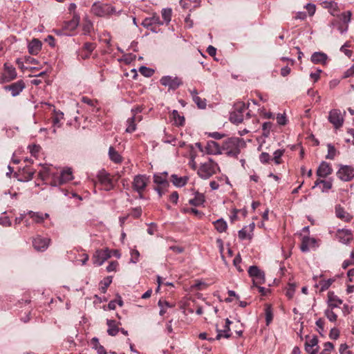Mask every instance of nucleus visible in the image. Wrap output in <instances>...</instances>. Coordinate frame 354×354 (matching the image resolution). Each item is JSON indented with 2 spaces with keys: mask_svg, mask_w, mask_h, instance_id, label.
<instances>
[{
  "mask_svg": "<svg viewBox=\"0 0 354 354\" xmlns=\"http://www.w3.org/2000/svg\"><path fill=\"white\" fill-rule=\"evenodd\" d=\"M162 17L166 24H169L171 19L172 10L171 8H163L162 10Z\"/></svg>",
  "mask_w": 354,
  "mask_h": 354,
  "instance_id": "obj_46",
  "label": "nucleus"
},
{
  "mask_svg": "<svg viewBox=\"0 0 354 354\" xmlns=\"http://www.w3.org/2000/svg\"><path fill=\"white\" fill-rule=\"evenodd\" d=\"M328 154L326 155L327 159L333 160L336 154V149L335 148L330 144L328 145Z\"/></svg>",
  "mask_w": 354,
  "mask_h": 354,
  "instance_id": "obj_52",
  "label": "nucleus"
},
{
  "mask_svg": "<svg viewBox=\"0 0 354 354\" xmlns=\"http://www.w3.org/2000/svg\"><path fill=\"white\" fill-rule=\"evenodd\" d=\"M80 16L74 14L71 20L65 21L63 25V28L66 30L73 31L75 30L80 24Z\"/></svg>",
  "mask_w": 354,
  "mask_h": 354,
  "instance_id": "obj_27",
  "label": "nucleus"
},
{
  "mask_svg": "<svg viewBox=\"0 0 354 354\" xmlns=\"http://www.w3.org/2000/svg\"><path fill=\"white\" fill-rule=\"evenodd\" d=\"M95 48V44L86 42L81 48L76 51L77 59L79 61L88 59Z\"/></svg>",
  "mask_w": 354,
  "mask_h": 354,
  "instance_id": "obj_10",
  "label": "nucleus"
},
{
  "mask_svg": "<svg viewBox=\"0 0 354 354\" xmlns=\"http://www.w3.org/2000/svg\"><path fill=\"white\" fill-rule=\"evenodd\" d=\"M35 174V170L30 169L28 167H24L22 170L21 178L19 180L23 182H28L33 178Z\"/></svg>",
  "mask_w": 354,
  "mask_h": 354,
  "instance_id": "obj_38",
  "label": "nucleus"
},
{
  "mask_svg": "<svg viewBox=\"0 0 354 354\" xmlns=\"http://www.w3.org/2000/svg\"><path fill=\"white\" fill-rule=\"evenodd\" d=\"M141 214H142V208L140 207H137L133 208L131 213V215L136 218H139L141 216Z\"/></svg>",
  "mask_w": 354,
  "mask_h": 354,
  "instance_id": "obj_63",
  "label": "nucleus"
},
{
  "mask_svg": "<svg viewBox=\"0 0 354 354\" xmlns=\"http://www.w3.org/2000/svg\"><path fill=\"white\" fill-rule=\"evenodd\" d=\"M193 101L196 104L198 108L205 109L206 106V100L205 99H201L200 97H195L193 99Z\"/></svg>",
  "mask_w": 354,
  "mask_h": 354,
  "instance_id": "obj_55",
  "label": "nucleus"
},
{
  "mask_svg": "<svg viewBox=\"0 0 354 354\" xmlns=\"http://www.w3.org/2000/svg\"><path fill=\"white\" fill-rule=\"evenodd\" d=\"M147 180L145 175H137L134 177L133 181V188L140 194V198H142V192L145 189L147 185Z\"/></svg>",
  "mask_w": 354,
  "mask_h": 354,
  "instance_id": "obj_12",
  "label": "nucleus"
},
{
  "mask_svg": "<svg viewBox=\"0 0 354 354\" xmlns=\"http://www.w3.org/2000/svg\"><path fill=\"white\" fill-rule=\"evenodd\" d=\"M17 77V72L15 68L12 66L8 65V64H4V71L1 75H0V82H8Z\"/></svg>",
  "mask_w": 354,
  "mask_h": 354,
  "instance_id": "obj_17",
  "label": "nucleus"
},
{
  "mask_svg": "<svg viewBox=\"0 0 354 354\" xmlns=\"http://www.w3.org/2000/svg\"><path fill=\"white\" fill-rule=\"evenodd\" d=\"M320 186L322 192L324 193H327L332 188L333 183L331 180H325L318 179L315 181L314 186L313 188L314 189L316 187Z\"/></svg>",
  "mask_w": 354,
  "mask_h": 354,
  "instance_id": "obj_30",
  "label": "nucleus"
},
{
  "mask_svg": "<svg viewBox=\"0 0 354 354\" xmlns=\"http://www.w3.org/2000/svg\"><path fill=\"white\" fill-rule=\"evenodd\" d=\"M324 320L322 318L318 319L315 322L316 326L317 327V332L320 335H322L324 332Z\"/></svg>",
  "mask_w": 354,
  "mask_h": 354,
  "instance_id": "obj_53",
  "label": "nucleus"
},
{
  "mask_svg": "<svg viewBox=\"0 0 354 354\" xmlns=\"http://www.w3.org/2000/svg\"><path fill=\"white\" fill-rule=\"evenodd\" d=\"M158 304L159 307L160 308L159 314L161 316L165 315V313H166L167 308L171 307L170 304L167 301L159 300Z\"/></svg>",
  "mask_w": 354,
  "mask_h": 354,
  "instance_id": "obj_49",
  "label": "nucleus"
},
{
  "mask_svg": "<svg viewBox=\"0 0 354 354\" xmlns=\"http://www.w3.org/2000/svg\"><path fill=\"white\" fill-rule=\"evenodd\" d=\"M205 149L208 154L216 155L223 153L222 145L220 146L218 142L214 140H209L207 142Z\"/></svg>",
  "mask_w": 354,
  "mask_h": 354,
  "instance_id": "obj_21",
  "label": "nucleus"
},
{
  "mask_svg": "<svg viewBox=\"0 0 354 354\" xmlns=\"http://www.w3.org/2000/svg\"><path fill=\"white\" fill-rule=\"evenodd\" d=\"M50 242L49 238L37 235L32 239V245L37 251L44 252L48 248Z\"/></svg>",
  "mask_w": 354,
  "mask_h": 354,
  "instance_id": "obj_15",
  "label": "nucleus"
},
{
  "mask_svg": "<svg viewBox=\"0 0 354 354\" xmlns=\"http://www.w3.org/2000/svg\"><path fill=\"white\" fill-rule=\"evenodd\" d=\"M276 119L278 124L279 125H285L287 123L286 113H278Z\"/></svg>",
  "mask_w": 354,
  "mask_h": 354,
  "instance_id": "obj_57",
  "label": "nucleus"
},
{
  "mask_svg": "<svg viewBox=\"0 0 354 354\" xmlns=\"http://www.w3.org/2000/svg\"><path fill=\"white\" fill-rule=\"evenodd\" d=\"M342 300L340 299L333 292H329L328 293V307L331 308L333 309L335 308H339L340 305L342 304Z\"/></svg>",
  "mask_w": 354,
  "mask_h": 354,
  "instance_id": "obj_28",
  "label": "nucleus"
},
{
  "mask_svg": "<svg viewBox=\"0 0 354 354\" xmlns=\"http://www.w3.org/2000/svg\"><path fill=\"white\" fill-rule=\"evenodd\" d=\"M271 160L272 158L268 153L262 152L259 156V160L263 164L268 163Z\"/></svg>",
  "mask_w": 354,
  "mask_h": 354,
  "instance_id": "obj_56",
  "label": "nucleus"
},
{
  "mask_svg": "<svg viewBox=\"0 0 354 354\" xmlns=\"http://www.w3.org/2000/svg\"><path fill=\"white\" fill-rule=\"evenodd\" d=\"M97 178L105 191L113 189L114 185L109 173L102 169L98 171Z\"/></svg>",
  "mask_w": 354,
  "mask_h": 354,
  "instance_id": "obj_8",
  "label": "nucleus"
},
{
  "mask_svg": "<svg viewBox=\"0 0 354 354\" xmlns=\"http://www.w3.org/2000/svg\"><path fill=\"white\" fill-rule=\"evenodd\" d=\"M333 169L330 165L325 161H322L317 170V175L320 178H326L331 174Z\"/></svg>",
  "mask_w": 354,
  "mask_h": 354,
  "instance_id": "obj_20",
  "label": "nucleus"
},
{
  "mask_svg": "<svg viewBox=\"0 0 354 354\" xmlns=\"http://www.w3.org/2000/svg\"><path fill=\"white\" fill-rule=\"evenodd\" d=\"M130 254V263H136L139 261L140 252L136 249H132L131 250Z\"/></svg>",
  "mask_w": 354,
  "mask_h": 354,
  "instance_id": "obj_51",
  "label": "nucleus"
},
{
  "mask_svg": "<svg viewBox=\"0 0 354 354\" xmlns=\"http://www.w3.org/2000/svg\"><path fill=\"white\" fill-rule=\"evenodd\" d=\"M127 133H133L136 130V115H131V117L129 118L127 120Z\"/></svg>",
  "mask_w": 354,
  "mask_h": 354,
  "instance_id": "obj_41",
  "label": "nucleus"
},
{
  "mask_svg": "<svg viewBox=\"0 0 354 354\" xmlns=\"http://www.w3.org/2000/svg\"><path fill=\"white\" fill-rule=\"evenodd\" d=\"M55 171L51 166H43L41 169L39 171V176L42 180H47L50 179L53 180V176L55 175Z\"/></svg>",
  "mask_w": 354,
  "mask_h": 354,
  "instance_id": "obj_22",
  "label": "nucleus"
},
{
  "mask_svg": "<svg viewBox=\"0 0 354 354\" xmlns=\"http://www.w3.org/2000/svg\"><path fill=\"white\" fill-rule=\"evenodd\" d=\"M252 234L250 233L247 227H243L241 230L239 231V237L241 240H245L246 239H250L252 238Z\"/></svg>",
  "mask_w": 354,
  "mask_h": 354,
  "instance_id": "obj_45",
  "label": "nucleus"
},
{
  "mask_svg": "<svg viewBox=\"0 0 354 354\" xmlns=\"http://www.w3.org/2000/svg\"><path fill=\"white\" fill-rule=\"evenodd\" d=\"M171 181L174 186L182 187L186 185L187 178L186 176H178L176 174H172L171 176Z\"/></svg>",
  "mask_w": 354,
  "mask_h": 354,
  "instance_id": "obj_33",
  "label": "nucleus"
},
{
  "mask_svg": "<svg viewBox=\"0 0 354 354\" xmlns=\"http://www.w3.org/2000/svg\"><path fill=\"white\" fill-rule=\"evenodd\" d=\"M28 149L30 150V153L33 156H36L38 152L39 151L41 147L39 145H29Z\"/></svg>",
  "mask_w": 354,
  "mask_h": 354,
  "instance_id": "obj_62",
  "label": "nucleus"
},
{
  "mask_svg": "<svg viewBox=\"0 0 354 354\" xmlns=\"http://www.w3.org/2000/svg\"><path fill=\"white\" fill-rule=\"evenodd\" d=\"M306 9L308 10L309 15L313 16L316 10V7L315 4L313 3H307L305 6Z\"/></svg>",
  "mask_w": 354,
  "mask_h": 354,
  "instance_id": "obj_64",
  "label": "nucleus"
},
{
  "mask_svg": "<svg viewBox=\"0 0 354 354\" xmlns=\"http://www.w3.org/2000/svg\"><path fill=\"white\" fill-rule=\"evenodd\" d=\"M335 237L340 243L347 245L353 240V234L351 230L348 229H337L335 233Z\"/></svg>",
  "mask_w": 354,
  "mask_h": 354,
  "instance_id": "obj_16",
  "label": "nucleus"
},
{
  "mask_svg": "<svg viewBox=\"0 0 354 354\" xmlns=\"http://www.w3.org/2000/svg\"><path fill=\"white\" fill-rule=\"evenodd\" d=\"M106 324L108 326L107 333L109 335L115 336L120 331L115 320L107 319Z\"/></svg>",
  "mask_w": 354,
  "mask_h": 354,
  "instance_id": "obj_37",
  "label": "nucleus"
},
{
  "mask_svg": "<svg viewBox=\"0 0 354 354\" xmlns=\"http://www.w3.org/2000/svg\"><path fill=\"white\" fill-rule=\"evenodd\" d=\"M25 88V83L23 80H19L16 82H14L10 85H7L4 86V89L6 91H9L11 92V95L12 97H16L20 94L21 92Z\"/></svg>",
  "mask_w": 354,
  "mask_h": 354,
  "instance_id": "obj_19",
  "label": "nucleus"
},
{
  "mask_svg": "<svg viewBox=\"0 0 354 354\" xmlns=\"http://www.w3.org/2000/svg\"><path fill=\"white\" fill-rule=\"evenodd\" d=\"M273 318V314L271 308L270 307L266 308V324L268 326L272 322Z\"/></svg>",
  "mask_w": 354,
  "mask_h": 354,
  "instance_id": "obj_58",
  "label": "nucleus"
},
{
  "mask_svg": "<svg viewBox=\"0 0 354 354\" xmlns=\"http://www.w3.org/2000/svg\"><path fill=\"white\" fill-rule=\"evenodd\" d=\"M328 56L326 54L322 52H315L311 55V62L315 64H325L327 60Z\"/></svg>",
  "mask_w": 354,
  "mask_h": 354,
  "instance_id": "obj_32",
  "label": "nucleus"
},
{
  "mask_svg": "<svg viewBox=\"0 0 354 354\" xmlns=\"http://www.w3.org/2000/svg\"><path fill=\"white\" fill-rule=\"evenodd\" d=\"M248 274L252 279L253 286L263 284L266 282L265 273L256 266H251L248 270Z\"/></svg>",
  "mask_w": 354,
  "mask_h": 354,
  "instance_id": "obj_6",
  "label": "nucleus"
},
{
  "mask_svg": "<svg viewBox=\"0 0 354 354\" xmlns=\"http://www.w3.org/2000/svg\"><path fill=\"white\" fill-rule=\"evenodd\" d=\"M27 214L33 219V221L36 223H41L46 219L49 218V214L48 213H42L40 212H33L31 210L27 211Z\"/></svg>",
  "mask_w": 354,
  "mask_h": 354,
  "instance_id": "obj_24",
  "label": "nucleus"
},
{
  "mask_svg": "<svg viewBox=\"0 0 354 354\" xmlns=\"http://www.w3.org/2000/svg\"><path fill=\"white\" fill-rule=\"evenodd\" d=\"M160 83L169 90L175 91L183 84V80L177 76L165 75L160 78Z\"/></svg>",
  "mask_w": 354,
  "mask_h": 354,
  "instance_id": "obj_7",
  "label": "nucleus"
},
{
  "mask_svg": "<svg viewBox=\"0 0 354 354\" xmlns=\"http://www.w3.org/2000/svg\"><path fill=\"white\" fill-rule=\"evenodd\" d=\"M172 119L174 120V124L176 126H183L185 124V118L183 115H180L178 111L174 110L171 113Z\"/></svg>",
  "mask_w": 354,
  "mask_h": 354,
  "instance_id": "obj_42",
  "label": "nucleus"
},
{
  "mask_svg": "<svg viewBox=\"0 0 354 354\" xmlns=\"http://www.w3.org/2000/svg\"><path fill=\"white\" fill-rule=\"evenodd\" d=\"M295 292V285L290 283L288 285V288L286 290V296L289 299H291V298L293 297Z\"/></svg>",
  "mask_w": 354,
  "mask_h": 354,
  "instance_id": "obj_61",
  "label": "nucleus"
},
{
  "mask_svg": "<svg viewBox=\"0 0 354 354\" xmlns=\"http://www.w3.org/2000/svg\"><path fill=\"white\" fill-rule=\"evenodd\" d=\"M243 142L242 139L239 138H230L225 140L223 145V151L228 156L236 157L240 153V145Z\"/></svg>",
  "mask_w": 354,
  "mask_h": 354,
  "instance_id": "obj_2",
  "label": "nucleus"
},
{
  "mask_svg": "<svg viewBox=\"0 0 354 354\" xmlns=\"http://www.w3.org/2000/svg\"><path fill=\"white\" fill-rule=\"evenodd\" d=\"M73 171L71 168L63 169L60 173L56 172L53 176V180L50 185L53 187H58L73 180Z\"/></svg>",
  "mask_w": 354,
  "mask_h": 354,
  "instance_id": "obj_5",
  "label": "nucleus"
},
{
  "mask_svg": "<svg viewBox=\"0 0 354 354\" xmlns=\"http://www.w3.org/2000/svg\"><path fill=\"white\" fill-rule=\"evenodd\" d=\"M335 215L345 222H350L353 218V216L339 205L335 206Z\"/></svg>",
  "mask_w": 354,
  "mask_h": 354,
  "instance_id": "obj_26",
  "label": "nucleus"
},
{
  "mask_svg": "<svg viewBox=\"0 0 354 354\" xmlns=\"http://www.w3.org/2000/svg\"><path fill=\"white\" fill-rule=\"evenodd\" d=\"M328 120L335 128L342 127L344 122V118L341 111L337 109H333L330 111Z\"/></svg>",
  "mask_w": 354,
  "mask_h": 354,
  "instance_id": "obj_18",
  "label": "nucleus"
},
{
  "mask_svg": "<svg viewBox=\"0 0 354 354\" xmlns=\"http://www.w3.org/2000/svg\"><path fill=\"white\" fill-rule=\"evenodd\" d=\"M219 170L218 164L209 158L208 161L202 163L198 169V176L203 179H207Z\"/></svg>",
  "mask_w": 354,
  "mask_h": 354,
  "instance_id": "obj_3",
  "label": "nucleus"
},
{
  "mask_svg": "<svg viewBox=\"0 0 354 354\" xmlns=\"http://www.w3.org/2000/svg\"><path fill=\"white\" fill-rule=\"evenodd\" d=\"M324 315L327 317V319L331 322H335L337 320V314L333 311V309L331 308L328 307L324 310Z\"/></svg>",
  "mask_w": 354,
  "mask_h": 354,
  "instance_id": "obj_43",
  "label": "nucleus"
},
{
  "mask_svg": "<svg viewBox=\"0 0 354 354\" xmlns=\"http://www.w3.org/2000/svg\"><path fill=\"white\" fill-rule=\"evenodd\" d=\"M318 247V240L315 238L308 236H304L302 238L300 249L303 252H308L310 250H316Z\"/></svg>",
  "mask_w": 354,
  "mask_h": 354,
  "instance_id": "obj_11",
  "label": "nucleus"
},
{
  "mask_svg": "<svg viewBox=\"0 0 354 354\" xmlns=\"http://www.w3.org/2000/svg\"><path fill=\"white\" fill-rule=\"evenodd\" d=\"M91 12L100 17H109L115 15L119 16L122 10L117 11L114 6L109 3H102L100 1L94 2L91 8Z\"/></svg>",
  "mask_w": 354,
  "mask_h": 354,
  "instance_id": "obj_1",
  "label": "nucleus"
},
{
  "mask_svg": "<svg viewBox=\"0 0 354 354\" xmlns=\"http://www.w3.org/2000/svg\"><path fill=\"white\" fill-rule=\"evenodd\" d=\"M317 344L318 339L317 337H313L306 341L305 344V349L306 352L309 354H317Z\"/></svg>",
  "mask_w": 354,
  "mask_h": 354,
  "instance_id": "obj_25",
  "label": "nucleus"
},
{
  "mask_svg": "<svg viewBox=\"0 0 354 354\" xmlns=\"http://www.w3.org/2000/svg\"><path fill=\"white\" fill-rule=\"evenodd\" d=\"M163 24V22L160 21V19L159 17V16L158 15H153L151 17H147V18H145L142 22V25L147 28H150L151 30H152L153 32H156L155 30H153L152 28H151L153 25H162Z\"/></svg>",
  "mask_w": 354,
  "mask_h": 354,
  "instance_id": "obj_23",
  "label": "nucleus"
},
{
  "mask_svg": "<svg viewBox=\"0 0 354 354\" xmlns=\"http://www.w3.org/2000/svg\"><path fill=\"white\" fill-rule=\"evenodd\" d=\"M337 176L342 181H351L354 178V168L350 165H340Z\"/></svg>",
  "mask_w": 354,
  "mask_h": 354,
  "instance_id": "obj_9",
  "label": "nucleus"
},
{
  "mask_svg": "<svg viewBox=\"0 0 354 354\" xmlns=\"http://www.w3.org/2000/svg\"><path fill=\"white\" fill-rule=\"evenodd\" d=\"M285 152L284 149H277L273 153V158H272V160L274 161V162L276 165H279L281 163V158Z\"/></svg>",
  "mask_w": 354,
  "mask_h": 354,
  "instance_id": "obj_44",
  "label": "nucleus"
},
{
  "mask_svg": "<svg viewBox=\"0 0 354 354\" xmlns=\"http://www.w3.org/2000/svg\"><path fill=\"white\" fill-rule=\"evenodd\" d=\"M153 182L162 186V187H167L169 183L165 176H162V174H156L153 175Z\"/></svg>",
  "mask_w": 354,
  "mask_h": 354,
  "instance_id": "obj_39",
  "label": "nucleus"
},
{
  "mask_svg": "<svg viewBox=\"0 0 354 354\" xmlns=\"http://www.w3.org/2000/svg\"><path fill=\"white\" fill-rule=\"evenodd\" d=\"M0 225L3 227H10L12 225V222L10 221L9 217L6 216H0Z\"/></svg>",
  "mask_w": 354,
  "mask_h": 354,
  "instance_id": "obj_60",
  "label": "nucleus"
},
{
  "mask_svg": "<svg viewBox=\"0 0 354 354\" xmlns=\"http://www.w3.org/2000/svg\"><path fill=\"white\" fill-rule=\"evenodd\" d=\"M352 17V12L350 10H347L339 15L338 19L340 20L342 24H339L337 30L341 34H344L348 31V24L351 22Z\"/></svg>",
  "mask_w": 354,
  "mask_h": 354,
  "instance_id": "obj_13",
  "label": "nucleus"
},
{
  "mask_svg": "<svg viewBox=\"0 0 354 354\" xmlns=\"http://www.w3.org/2000/svg\"><path fill=\"white\" fill-rule=\"evenodd\" d=\"M333 282V280L331 279L319 281V286L320 287V291L323 292L326 290L331 286Z\"/></svg>",
  "mask_w": 354,
  "mask_h": 354,
  "instance_id": "obj_48",
  "label": "nucleus"
},
{
  "mask_svg": "<svg viewBox=\"0 0 354 354\" xmlns=\"http://www.w3.org/2000/svg\"><path fill=\"white\" fill-rule=\"evenodd\" d=\"M272 127V124L270 122H266L262 125L263 136L264 137H268L270 133V131Z\"/></svg>",
  "mask_w": 354,
  "mask_h": 354,
  "instance_id": "obj_47",
  "label": "nucleus"
},
{
  "mask_svg": "<svg viewBox=\"0 0 354 354\" xmlns=\"http://www.w3.org/2000/svg\"><path fill=\"white\" fill-rule=\"evenodd\" d=\"M111 257V251L109 249L97 250L93 254V263L96 266H100Z\"/></svg>",
  "mask_w": 354,
  "mask_h": 354,
  "instance_id": "obj_14",
  "label": "nucleus"
},
{
  "mask_svg": "<svg viewBox=\"0 0 354 354\" xmlns=\"http://www.w3.org/2000/svg\"><path fill=\"white\" fill-rule=\"evenodd\" d=\"M334 346L331 342H326L324 345V349L321 354H330V352L333 350Z\"/></svg>",
  "mask_w": 354,
  "mask_h": 354,
  "instance_id": "obj_54",
  "label": "nucleus"
},
{
  "mask_svg": "<svg viewBox=\"0 0 354 354\" xmlns=\"http://www.w3.org/2000/svg\"><path fill=\"white\" fill-rule=\"evenodd\" d=\"M183 212L192 213L195 216H196L198 218H202L204 216V214L202 212H201L195 208L184 209Z\"/></svg>",
  "mask_w": 354,
  "mask_h": 354,
  "instance_id": "obj_59",
  "label": "nucleus"
},
{
  "mask_svg": "<svg viewBox=\"0 0 354 354\" xmlns=\"http://www.w3.org/2000/svg\"><path fill=\"white\" fill-rule=\"evenodd\" d=\"M139 71L145 77H151L154 73L153 69L144 66L140 67Z\"/></svg>",
  "mask_w": 354,
  "mask_h": 354,
  "instance_id": "obj_50",
  "label": "nucleus"
},
{
  "mask_svg": "<svg viewBox=\"0 0 354 354\" xmlns=\"http://www.w3.org/2000/svg\"><path fill=\"white\" fill-rule=\"evenodd\" d=\"M41 41L37 39H33L28 44V52L31 55H37L41 49Z\"/></svg>",
  "mask_w": 354,
  "mask_h": 354,
  "instance_id": "obj_29",
  "label": "nucleus"
},
{
  "mask_svg": "<svg viewBox=\"0 0 354 354\" xmlns=\"http://www.w3.org/2000/svg\"><path fill=\"white\" fill-rule=\"evenodd\" d=\"M215 229L219 232L223 233L227 228V222L223 218H219L213 223Z\"/></svg>",
  "mask_w": 354,
  "mask_h": 354,
  "instance_id": "obj_40",
  "label": "nucleus"
},
{
  "mask_svg": "<svg viewBox=\"0 0 354 354\" xmlns=\"http://www.w3.org/2000/svg\"><path fill=\"white\" fill-rule=\"evenodd\" d=\"M109 157L112 162L116 164L122 162V157L113 147H110L109 149Z\"/></svg>",
  "mask_w": 354,
  "mask_h": 354,
  "instance_id": "obj_36",
  "label": "nucleus"
},
{
  "mask_svg": "<svg viewBox=\"0 0 354 354\" xmlns=\"http://www.w3.org/2000/svg\"><path fill=\"white\" fill-rule=\"evenodd\" d=\"M64 119V113L61 111L54 109L53 115L52 117V125L55 127H61L62 123L61 121Z\"/></svg>",
  "mask_w": 354,
  "mask_h": 354,
  "instance_id": "obj_34",
  "label": "nucleus"
},
{
  "mask_svg": "<svg viewBox=\"0 0 354 354\" xmlns=\"http://www.w3.org/2000/svg\"><path fill=\"white\" fill-rule=\"evenodd\" d=\"M194 197L189 200V203L193 206L203 205L205 202V197L203 194L196 192L194 194Z\"/></svg>",
  "mask_w": 354,
  "mask_h": 354,
  "instance_id": "obj_31",
  "label": "nucleus"
},
{
  "mask_svg": "<svg viewBox=\"0 0 354 354\" xmlns=\"http://www.w3.org/2000/svg\"><path fill=\"white\" fill-rule=\"evenodd\" d=\"M248 108L243 102H237L234 104L233 111L230 113V120L234 124H240L244 120V112Z\"/></svg>",
  "mask_w": 354,
  "mask_h": 354,
  "instance_id": "obj_4",
  "label": "nucleus"
},
{
  "mask_svg": "<svg viewBox=\"0 0 354 354\" xmlns=\"http://www.w3.org/2000/svg\"><path fill=\"white\" fill-rule=\"evenodd\" d=\"M216 330L217 335H216L215 339L216 340H219L222 337L229 338L232 335L230 328H228L227 326H224L223 329H219L218 328V326L216 325Z\"/></svg>",
  "mask_w": 354,
  "mask_h": 354,
  "instance_id": "obj_35",
  "label": "nucleus"
}]
</instances>
